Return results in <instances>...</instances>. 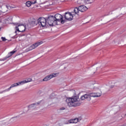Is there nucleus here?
<instances>
[{"mask_svg":"<svg viewBox=\"0 0 126 126\" xmlns=\"http://www.w3.org/2000/svg\"><path fill=\"white\" fill-rule=\"evenodd\" d=\"M79 100L78 96H73L72 98L69 97L66 99V102L67 103L69 107H77L80 106V102H77Z\"/></svg>","mask_w":126,"mask_h":126,"instance_id":"nucleus-1","label":"nucleus"},{"mask_svg":"<svg viewBox=\"0 0 126 126\" xmlns=\"http://www.w3.org/2000/svg\"><path fill=\"white\" fill-rule=\"evenodd\" d=\"M36 21L40 26H42V27H45V26L47 25V19L44 17H40L37 21H36V19H32L31 21V24L32 25H34L35 24L37 25Z\"/></svg>","mask_w":126,"mask_h":126,"instance_id":"nucleus-2","label":"nucleus"},{"mask_svg":"<svg viewBox=\"0 0 126 126\" xmlns=\"http://www.w3.org/2000/svg\"><path fill=\"white\" fill-rule=\"evenodd\" d=\"M16 25V30L18 31V32H24L26 30V27H27V28H31L32 27L31 24H28L26 26L22 24L17 23Z\"/></svg>","mask_w":126,"mask_h":126,"instance_id":"nucleus-3","label":"nucleus"},{"mask_svg":"<svg viewBox=\"0 0 126 126\" xmlns=\"http://www.w3.org/2000/svg\"><path fill=\"white\" fill-rule=\"evenodd\" d=\"M102 95V93H90L89 94H86L85 95H82L81 97V100H85V99H87L88 101H90L91 100V97H100Z\"/></svg>","mask_w":126,"mask_h":126,"instance_id":"nucleus-4","label":"nucleus"},{"mask_svg":"<svg viewBox=\"0 0 126 126\" xmlns=\"http://www.w3.org/2000/svg\"><path fill=\"white\" fill-rule=\"evenodd\" d=\"M54 18L55 19L56 21V25H59L58 22H61L62 24H63L64 22H65V20L63 19V15H61L60 14L57 13L55 14Z\"/></svg>","mask_w":126,"mask_h":126,"instance_id":"nucleus-5","label":"nucleus"},{"mask_svg":"<svg viewBox=\"0 0 126 126\" xmlns=\"http://www.w3.org/2000/svg\"><path fill=\"white\" fill-rule=\"evenodd\" d=\"M47 21H48V24L50 26H54V23H56V19L54 16H49L47 18Z\"/></svg>","mask_w":126,"mask_h":126,"instance_id":"nucleus-6","label":"nucleus"},{"mask_svg":"<svg viewBox=\"0 0 126 126\" xmlns=\"http://www.w3.org/2000/svg\"><path fill=\"white\" fill-rule=\"evenodd\" d=\"M64 16L66 20H68V21H71V20L73 19V16H72L71 13L69 12H67L65 13V15H64Z\"/></svg>","mask_w":126,"mask_h":126,"instance_id":"nucleus-7","label":"nucleus"},{"mask_svg":"<svg viewBox=\"0 0 126 126\" xmlns=\"http://www.w3.org/2000/svg\"><path fill=\"white\" fill-rule=\"evenodd\" d=\"M41 103H45V101L42 99L36 103L31 104L28 106V108L29 109H34V108H36V106L40 105Z\"/></svg>","mask_w":126,"mask_h":126,"instance_id":"nucleus-8","label":"nucleus"},{"mask_svg":"<svg viewBox=\"0 0 126 126\" xmlns=\"http://www.w3.org/2000/svg\"><path fill=\"white\" fill-rule=\"evenodd\" d=\"M41 44H43V41H40L32 44L31 47H29V51H32V50L36 49L37 47L40 46V45H41Z\"/></svg>","mask_w":126,"mask_h":126,"instance_id":"nucleus-9","label":"nucleus"},{"mask_svg":"<svg viewBox=\"0 0 126 126\" xmlns=\"http://www.w3.org/2000/svg\"><path fill=\"white\" fill-rule=\"evenodd\" d=\"M31 81H32V79L29 78L27 80L22 81L18 83H14V84L15 85V87H16V86H18V85L25 84V83H28V82H30Z\"/></svg>","mask_w":126,"mask_h":126,"instance_id":"nucleus-10","label":"nucleus"},{"mask_svg":"<svg viewBox=\"0 0 126 126\" xmlns=\"http://www.w3.org/2000/svg\"><path fill=\"white\" fill-rule=\"evenodd\" d=\"M88 8L84 5H80L79 6V10L80 12H85Z\"/></svg>","mask_w":126,"mask_h":126,"instance_id":"nucleus-11","label":"nucleus"},{"mask_svg":"<svg viewBox=\"0 0 126 126\" xmlns=\"http://www.w3.org/2000/svg\"><path fill=\"white\" fill-rule=\"evenodd\" d=\"M37 2V1H34V2L28 1L26 2V4L28 7H30L32 4H35Z\"/></svg>","mask_w":126,"mask_h":126,"instance_id":"nucleus-12","label":"nucleus"},{"mask_svg":"<svg viewBox=\"0 0 126 126\" xmlns=\"http://www.w3.org/2000/svg\"><path fill=\"white\" fill-rule=\"evenodd\" d=\"M13 87H15L14 84H13L12 85H11L10 87H9V88L7 89L6 90H4V91H3L2 92H0V94L3 93V92H6L7 91H9L10 90V89H11V88H13Z\"/></svg>","mask_w":126,"mask_h":126,"instance_id":"nucleus-13","label":"nucleus"},{"mask_svg":"<svg viewBox=\"0 0 126 126\" xmlns=\"http://www.w3.org/2000/svg\"><path fill=\"white\" fill-rule=\"evenodd\" d=\"M58 74H59V73H53L50 74L49 75V77H50V79H52V78L54 77H56L57 75H58Z\"/></svg>","mask_w":126,"mask_h":126,"instance_id":"nucleus-14","label":"nucleus"},{"mask_svg":"<svg viewBox=\"0 0 126 126\" xmlns=\"http://www.w3.org/2000/svg\"><path fill=\"white\" fill-rule=\"evenodd\" d=\"M50 79H51V78L50 77V75H48L43 79V81H48V80H50Z\"/></svg>","mask_w":126,"mask_h":126,"instance_id":"nucleus-15","label":"nucleus"},{"mask_svg":"<svg viewBox=\"0 0 126 126\" xmlns=\"http://www.w3.org/2000/svg\"><path fill=\"white\" fill-rule=\"evenodd\" d=\"M74 12H75V13L76 14H77L78 13V12H79V11H79V7H76V8L74 9Z\"/></svg>","mask_w":126,"mask_h":126,"instance_id":"nucleus-16","label":"nucleus"},{"mask_svg":"<svg viewBox=\"0 0 126 126\" xmlns=\"http://www.w3.org/2000/svg\"><path fill=\"white\" fill-rule=\"evenodd\" d=\"M85 1L87 3H92L94 2V0H85Z\"/></svg>","mask_w":126,"mask_h":126,"instance_id":"nucleus-17","label":"nucleus"},{"mask_svg":"<svg viewBox=\"0 0 126 126\" xmlns=\"http://www.w3.org/2000/svg\"><path fill=\"white\" fill-rule=\"evenodd\" d=\"M12 54L10 52L9 54H8V56L6 57L5 58H6V60H7V59H8V58H10V57H11Z\"/></svg>","mask_w":126,"mask_h":126,"instance_id":"nucleus-18","label":"nucleus"},{"mask_svg":"<svg viewBox=\"0 0 126 126\" xmlns=\"http://www.w3.org/2000/svg\"><path fill=\"white\" fill-rule=\"evenodd\" d=\"M74 121H76V122H80V121H81V119L80 118H76L75 119H74Z\"/></svg>","mask_w":126,"mask_h":126,"instance_id":"nucleus-19","label":"nucleus"},{"mask_svg":"<svg viewBox=\"0 0 126 126\" xmlns=\"http://www.w3.org/2000/svg\"><path fill=\"white\" fill-rule=\"evenodd\" d=\"M10 53L12 54V55H13V54H15V53H16V50H13V51L10 52Z\"/></svg>","mask_w":126,"mask_h":126,"instance_id":"nucleus-20","label":"nucleus"},{"mask_svg":"<svg viewBox=\"0 0 126 126\" xmlns=\"http://www.w3.org/2000/svg\"><path fill=\"white\" fill-rule=\"evenodd\" d=\"M1 39H2V41H6V38H5V37H1Z\"/></svg>","mask_w":126,"mask_h":126,"instance_id":"nucleus-21","label":"nucleus"},{"mask_svg":"<svg viewBox=\"0 0 126 126\" xmlns=\"http://www.w3.org/2000/svg\"><path fill=\"white\" fill-rule=\"evenodd\" d=\"M60 110H61V111H63V110H65V108L61 107V108H60Z\"/></svg>","mask_w":126,"mask_h":126,"instance_id":"nucleus-22","label":"nucleus"},{"mask_svg":"<svg viewBox=\"0 0 126 126\" xmlns=\"http://www.w3.org/2000/svg\"><path fill=\"white\" fill-rule=\"evenodd\" d=\"M5 60H6V58H4V59H0V61H5Z\"/></svg>","mask_w":126,"mask_h":126,"instance_id":"nucleus-23","label":"nucleus"},{"mask_svg":"<svg viewBox=\"0 0 126 126\" xmlns=\"http://www.w3.org/2000/svg\"><path fill=\"white\" fill-rule=\"evenodd\" d=\"M15 118V117H12L10 120H11V121H12V120H14Z\"/></svg>","mask_w":126,"mask_h":126,"instance_id":"nucleus-24","label":"nucleus"},{"mask_svg":"<svg viewBox=\"0 0 126 126\" xmlns=\"http://www.w3.org/2000/svg\"><path fill=\"white\" fill-rule=\"evenodd\" d=\"M110 88H114V86H111Z\"/></svg>","mask_w":126,"mask_h":126,"instance_id":"nucleus-25","label":"nucleus"},{"mask_svg":"<svg viewBox=\"0 0 126 126\" xmlns=\"http://www.w3.org/2000/svg\"><path fill=\"white\" fill-rule=\"evenodd\" d=\"M56 126H61L60 124H58L57 125H56Z\"/></svg>","mask_w":126,"mask_h":126,"instance_id":"nucleus-26","label":"nucleus"},{"mask_svg":"<svg viewBox=\"0 0 126 126\" xmlns=\"http://www.w3.org/2000/svg\"><path fill=\"white\" fill-rule=\"evenodd\" d=\"M0 30H1V28H0Z\"/></svg>","mask_w":126,"mask_h":126,"instance_id":"nucleus-27","label":"nucleus"},{"mask_svg":"<svg viewBox=\"0 0 126 126\" xmlns=\"http://www.w3.org/2000/svg\"><path fill=\"white\" fill-rule=\"evenodd\" d=\"M70 124H71V122H69Z\"/></svg>","mask_w":126,"mask_h":126,"instance_id":"nucleus-28","label":"nucleus"},{"mask_svg":"<svg viewBox=\"0 0 126 126\" xmlns=\"http://www.w3.org/2000/svg\"><path fill=\"white\" fill-rule=\"evenodd\" d=\"M16 32H16V31H15V33H16Z\"/></svg>","mask_w":126,"mask_h":126,"instance_id":"nucleus-29","label":"nucleus"},{"mask_svg":"<svg viewBox=\"0 0 126 126\" xmlns=\"http://www.w3.org/2000/svg\"><path fill=\"white\" fill-rule=\"evenodd\" d=\"M17 116H16L15 118H17Z\"/></svg>","mask_w":126,"mask_h":126,"instance_id":"nucleus-30","label":"nucleus"}]
</instances>
